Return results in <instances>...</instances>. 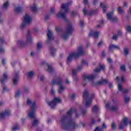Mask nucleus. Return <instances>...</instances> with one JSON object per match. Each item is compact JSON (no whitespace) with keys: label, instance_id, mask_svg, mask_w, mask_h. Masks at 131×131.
<instances>
[{"label":"nucleus","instance_id":"b1692460","mask_svg":"<svg viewBox=\"0 0 131 131\" xmlns=\"http://www.w3.org/2000/svg\"><path fill=\"white\" fill-rule=\"evenodd\" d=\"M83 97L84 99H86L89 97V91L84 90L83 94Z\"/></svg>","mask_w":131,"mask_h":131},{"label":"nucleus","instance_id":"2eb2a0df","mask_svg":"<svg viewBox=\"0 0 131 131\" xmlns=\"http://www.w3.org/2000/svg\"><path fill=\"white\" fill-rule=\"evenodd\" d=\"M13 84H17L19 81V74H15L13 79Z\"/></svg>","mask_w":131,"mask_h":131},{"label":"nucleus","instance_id":"6ab92c4d","mask_svg":"<svg viewBox=\"0 0 131 131\" xmlns=\"http://www.w3.org/2000/svg\"><path fill=\"white\" fill-rule=\"evenodd\" d=\"M105 69V66L104 64H102L100 66V68H97L94 71L95 72L98 73L100 72L101 70H104Z\"/></svg>","mask_w":131,"mask_h":131},{"label":"nucleus","instance_id":"473e14b6","mask_svg":"<svg viewBox=\"0 0 131 131\" xmlns=\"http://www.w3.org/2000/svg\"><path fill=\"white\" fill-rule=\"evenodd\" d=\"M50 51H51V55L54 56V55H55V53H56V49L54 48H51L50 49Z\"/></svg>","mask_w":131,"mask_h":131},{"label":"nucleus","instance_id":"aec40b11","mask_svg":"<svg viewBox=\"0 0 131 131\" xmlns=\"http://www.w3.org/2000/svg\"><path fill=\"white\" fill-rule=\"evenodd\" d=\"M92 105V99H88L86 101V103L85 104V107L86 108H89V107L91 106Z\"/></svg>","mask_w":131,"mask_h":131},{"label":"nucleus","instance_id":"c9c22d12","mask_svg":"<svg viewBox=\"0 0 131 131\" xmlns=\"http://www.w3.org/2000/svg\"><path fill=\"white\" fill-rule=\"evenodd\" d=\"M124 55L126 56L128 55V49L126 48H125L124 49Z\"/></svg>","mask_w":131,"mask_h":131},{"label":"nucleus","instance_id":"79ce46f5","mask_svg":"<svg viewBox=\"0 0 131 131\" xmlns=\"http://www.w3.org/2000/svg\"><path fill=\"white\" fill-rule=\"evenodd\" d=\"M106 82V80H103L102 81H100L97 83L98 84H103V83H105Z\"/></svg>","mask_w":131,"mask_h":131},{"label":"nucleus","instance_id":"e433bc0d","mask_svg":"<svg viewBox=\"0 0 131 131\" xmlns=\"http://www.w3.org/2000/svg\"><path fill=\"white\" fill-rule=\"evenodd\" d=\"M126 30L128 32H129V33H131V26H127L126 27Z\"/></svg>","mask_w":131,"mask_h":131},{"label":"nucleus","instance_id":"39448f33","mask_svg":"<svg viewBox=\"0 0 131 131\" xmlns=\"http://www.w3.org/2000/svg\"><path fill=\"white\" fill-rule=\"evenodd\" d=\"M32 22V17L30 15L28 14V13H26L24 16L23 18V22L20 24V29H23V28H25L27 25H29L30 23Z\"/></svg>","mask_w":131,"mask_h":131},{"label":"nucleus","instance_id":"393cba45","mask_svg":"<svg viewBox=\"0 0 131 131\" xmlns=\"http://www.w3.org/2000/svg\"><path fill=\"white\" fill-rule=\"evenodd\" d=\"M99 108L98 105H94L93 109H92V112L93 113H96L99 110Z\"/></svg>","mask_w":131,"mask_h":131},{"label":"nucleus","instance_id":"7c9ffc66","mask_svg":"<svg viewBox=\"0 0 131 131\" xmlns=\"http://www.w3.org/2000/svg\"><path fill=\"white\" fill-rule=\"evenodd\" d=\"M120 79L122 80V81H124V76H121L120 77H116V80L117 81H119Z\"/></svg>","mask_w":131,"mask_h":131},{"label":"nucleus","instance_id":"3c124183","mask_svg":"<svg viewBox=\"0 0 131 131\" xmlns=\"http://www.w3.org/2000/svg\"><path fill=\"white\" fill-rule=\"evenodd\" d=\"M29 91V89H28V88H24V93H28Z\"/></svg>","mask_w":131,"mask_h":131},{"label":"nucleus","instance_id":"c03bdc74","mask_svg":"<svg viewBox=\"0 0 131 131\" xmlns=\"http://www.w3.org/2000/svg\"><path fill=\"white\" fill-rule=\"evenodd\" d=\"M38 78L40 79V80H43L46 77L43 76H39Z\"/></svg>","mask_w":131,"mask_h":131},{"label":"nucleus","instance_id":"4468645a","mask_svg":"<svg viewBox=\"0 0 131 131\" xmlns=\"http://www.w3.org/2000/svg\"><path fill=\"white\" fill-rule=\"evenodd\" d=\"M9 78V77L8 76L7 73H4L3 75V77L1 78V83H5L7 80H8V79Z\"/></svg>","mask_w":131,"mask_h":131},{"label":"nucleus","instance_id":"49530a36","mask_svg":"<svg viewBox=\"0 0 131 131\" xmlns=\"http://www.w3.org/2000/svg\"><path fill=\"white\" fill-rule=\"evenodd\" d=\"M120 68H121V70H122V71H125V66H124V65L121 66Z\"/></svg>","mask_w":131,"mask_h":131},{"label":"nucleus","instance_id":"bf43d9fd","mask_svg":"<svg viewBox=\"0 0 131 131\" xmlns=\"http://www.w3.org/2000/svg\"><path fill=\"white\" fill-rule=\"evenodd\" d=\"M6 60L5 59H2V64H3V65H5V64H6Z\"/></svg>","mask_w":131,"mask_h":131},{"label":"nucleus","instance_id":"5701e85b","mask_svg":"<svg viewBox=\"0 0 131 131\" xmlns=\"http://www.w3.org/2000/svg\"><path fill=\"white\" fill-rule=\"evenodd\" d=\"M34 76V72H30L28 73V78L30 79V78H32Z\"/></svg>","mask_w":131,"mask_h":131},{"label":"nucleus","instance_id":"1a4fd4ad","mask_svg":"<svg viewBox=\"0 0 131 131\" xmlns=\"http://www.w3.org/2000/svg\"><path fill=\"white\" fill-rule=\"evenodd\" d=\"M94 78H96V76L93 75H84L83 76L82 81L83 86H85L88 81H92V80H94Z\"/></svg>","mask_w":131,"mask_h":131},{"label":"nucleus","instance_id":"423d86ee","mask_svg":"<svg viewBox=\"0 0 131 131\" xmlns=\"http://www.w3.org/2000/svg\"><path fill=\"white\" fill-rule=\"evenodd\" d=\"M52 84H57L59 86L58 89L59 94H62L63 91L65 90V87L63 86L62 79L60 78H57L56 80H54L52 82Z\"/></svg>","mask_w":131,"mask_h":131},{"label":"nucleus","instance_id":"37998d69","mask_svg":"<svg viewBox=\"0 0 131 131\" xmlns=\"http://www.w3.org/2000/svg\"><path fill=\"white\" fill-rule=\"evenodd\" d=\"M55 9H53V8L51 9L50 10L51 14H52V15H54V14H55Z\"/></svg>","mask_w":131,"mask_h":131},{"label":"nucleus","instance_id":"dca6fc26","mask_svg":"<svg viewBox=\"0 0 131 131\" xmlns=\"http://www.w3.org/2000/svg\"><path fill=\"white\" fill-rule=\"evenodd\" d=\"M47 36L49 40H52V39H54V37L53 36V32L51 30H48V32L47 33Z\"/></svg>","mask_w":131,"mask_h":131},{"label":"nucleus","instance_id":"4d7b16f0","mask_svg":"<svg viewBox=\"0 0 131 131\" xmlns=\"http://www.w3.org/2000/svg\"><path fill=\"white\" fill-rule=\"evenodd\" d=\"M77 13H76V12H72V17H74L75 16V15H76Z\"/></svg>","mask_w":131,"mask_h":131},{"label":"nucleus","instance_id":"ea45409f","mask_svg":"<svg viewBox=\"0 0 131 131\" xmlns=\"http://www.w3.org/2000/svg\"><path fill=\"white\" fill-rule=\"evenodd\" d=\"M112 127L113 129H115L116 128V125H115V123L113 122L112 124Z\"/></svg>","mask_w":131,"mask_h":131},{"label":"nucleus","instance_id":"9d476101","mask_svg":"<svg viewBox=\"0 0 131 131\" xmlns=\"http://www.w3.org/2000/svg\"><path fill=\"white\" fill-rule=\"evenodd\" d=\"M62 102V100L61 98L59 97H55L54 99L52 101H47V103L49 105L50 107L54 108L55 107H56V105L57 104H60Z\"/></svg>","mask_w":131,"mask_h":131},{"label":"nucleus","instance_id":"4c0bfd02","mask_svg":"<svg viewBox=\"0 0 131 131\" xmlns=\"http://www.w3.org/2000/svg\"><path fill=\"white\" fill-rule=\"evenodd\" d=\"M111 109L113 111H116V110H117V109H118V107H117V106H113V107H111Z\"/></svg>","mask_w":131,"mask_h":131},{"label":"nucleus","instance_id":"f257e3e1","mask_svg":"<svg viewBox=\"0 0 131 131\" xmlns=\"http://www.w3.org/2000/svg\"><path fill=\"white\" fill-rule=\"evenodd\" d=\"M75 112V110L72 109L69 111L67 114V117L62 118L60 120V125L64 130L70 129V128H73L75 127V124L72 121H70V119L73 113Z\"/></svg>","mask_w":131,"mask_h":131},{"label":"nucleus","instance_id":"f03ea898","mask_svg":"<svg viewBox=\"0 0 131 131\" xmlns=\"http://www.w3.org/2000/svg\"><path fill=\"white\" fill-rule=\"evenodd\" d=\"M28 105H31V110L28 113V116L30 118H34V120L33 122V125H36L38 123V120L35 118L34 114H35V110H36V103L35 102H32L31 99H28L27 100Z\"/></svg>","mask_w":131,"mask_h":131},{"label":"nucleus","instance_id":"ddd939ff","mask_svg":"<svg viewBox=\"0 0 131 131\" xmlns=\"http://www.w3.org/2000/svg\"><path fill=\"white\" fill-rule=\"evenodd\" d=\"M9 114H11V111L9 110H6L0 114V119L5 118L6 116H9Z\"/></svg>","mask_w":131,"mask_h":131},{"label":"nucleus","instance_id":"f8f14e48","mask_svg":"<svg viewBox=\"0 0 131 131\" xmlns=\"http://www.w3.org/2000/svg\"><path fill=\"white\" fill-rule=\"evenodd\" d=\"M128 123V118L127 117H124L123 119V121L121 122L119 124V127L121 129H122V128L124 126H126L127 125V124Z\"/></svg>","mask_w":131,"mask_h":131},{"label":"nucleus","instance_id":"603ef678","mask_svg":"<svg viewBox=\"0 0 131 131\" xmlns=\"http://www.w3.org/2000/svg\"><path fill=\"white\" fill-rule=\"evenodd\" d=\"M118 38V36L116 35H114L113 37V39H114L115 40H116L117 38Z\"/></svg>","mask_w":131,"mask_h":131},{"label":"nucleus","instance_id":"a19ab883","mask_svg":"<svg viewBox=\"0 0 131 131\" xmlns=\"http://www.w3.org/2000/svg\"><path fill=\"white\" fill-rule=\"evenodd\" d=\"M119 91H122V86H121V84L119 83L118 85Z\"/></svg>","mask_w":131,"mask_h":131},{"label":"nucleus","instance_id":"c85d7f7f","mask_svg":"<svg viewBox=\"0 0 131 131\" xmlns=\"http://www.w3.org/2000/svg\"><path fill=\"white\" fill-rule=\"evenodd\" d=\"M17 45L19 46L20 47H23L24 45H25V43L23 40H19L17 42Z\"/></svg>","mask_w":131,"mask_h":131},{"label":"nucleus","instance_id":"de8ad7c7","mask_svg":"<svg viewBox=\"0 0 131 131\" xmlns=\"http://www.w3.org/2000/svg\"><path fill=\"white\" fill-rule=\"evenodd\" d=\"M70 98H71L72 100H73V99L74 98H75V94H71L70 96Z\"/></svg>","mask_w":131,"mask_h":131},{"label":"nucleus","instance_id":"8fccbe9b","mask_svg":"<svg viewBox=\"0 0 131 131\" xmlns=\"http://www.w3.org/2000/svg\"><path fill=\"white\" fill-rule=\"evenodd\" d=\"M56 31H57V32H58V33H59V32H60V31H61V29L59 27H56Z\"/></svg>","mask_w":131,"mask_h":131},{"label":"nucleus","instance_id":"f704fd0d","mask_svg":"<svg viewBox=\"0 0 131 131\" xmlns=\"http://www.w3.org/2000/svg\"><path fill=\"white\" fill-rule=\"evenodd\" d=\"M118 12L119 14H123V9H122V8H121V7H118Z\"/></svg>","mask_w":131,"mask_h":131},{"label":"nucleus","instance_id":"cd10ccee","mask_svg":"<svg viewBox=\"0 0 131 131\" xmlns=\"http://www.w3.org/2000/svg\"><path fill=\"white\" fill-rule=\"evenodd\" d=\"M19 128H20V126H19V125L17 124V125H14L12 127V130L13 131H16V130H18V129H19Z\"/></svg>","mask_w":131,"mask_h":131},{"label":"nucleus","instance_id":"58836bf2","mask_svg":"<svg viewBox=\"0 0 131 131\" xmlns=\"http://www.w3.org/2000/svg\"><path fill=\"white\" fill-rule=\"evenodd\" d=\"M37 47L38 49H41V47H42V44L40 42H38L37 45Z\"/></svg>","mask_w":131,"mask_h":131},{"label":"nucleus","instance_id":"680f3d73","mask_svg":"<svg viewBox=\"0 0 131 131\" xmlns=\"http://www.w3.org/2000/svg\"><path fill=\"white\" fill-rule=\"evenodd\" d=\"M0 40H1V42L2 43H4L5 40H4V38H1Z\"/></svg>","mask_w":131,"mask_h":131},{"label":"nucleus","instance_id":"a211bd4d","mask_svg":"<svg viewBox=\"0 0 131 131\" xmlns=\"http://www.w3.org/2000/svg\"><path fill=\"white\" fill-rule=\"evenodd\" d=\"M99 32H91V33L89 34V36H92V35L94 36L95 38H98L99 37Z\"/></svg>","mask_w":131,"mask_h":131},{"label":"nucleus","instance_id":"5fc2aeb1","mask_svg":"<svg viewBox=\"0 0 131 131\" xmlns=\"http://www.w3.org/2000/svg\"><path fill=\"white\" fill-rule=\"evenodd\" d=\"M102 45H103V42L100 41L99 43H98V47H99V48H100V47H102Z\"/></svg>","mask_w":131,"mask_h":131},{"label":"nucleus","instance_id":"a878e982","mask_svg":"<svg viewBox=\"0 0 131 131\" xmlns=\"http://www.w3.org/2000/svg\"><path fill=\"white\" fill-rule=\"evenodd\" d=\"M14 11L16 13H21V12H22V8L20 7H16L15 8Z\"/></svg>","mask_w":131,"mask_h":131},{"label":"nucleus","instance_id":"6e6552de","mask_svg":"<svg viewBox=\"0 0 131 131\" xmlns=\"http://www.w3.org/2000/svg\"><path fill=\"white\" fill-rule=\"evenodd\" d=\"M83 65H88V62L85 60L82 61V64H80L78 66L77 69H73L72 70V75H76L79 71H81L82 70V68H83Z\"/></svg>","mask_w":131,"mask_h":131},{"label":"nucleus","instance_id":"69168bd1","mask_svg":"<svg viewBox=\"0 0 131 131\" xmlns=\"http://www.w3.org/2000/svg\"><path fill=\"white\" fill-rule=\"evenodd\" d=\"M124 7H125V8H127V3L125 2L124 3Z\"/></svg>","mask_w":131,"mask_h":131},{"label":"nucleus","instance_id":"2f4dec72","mask_svg":"<svg viewBox=\"0 0 131 131\" xmlns=\"http://www.w3.org/2000/svg\"><path fill=\"white\" fill-rule=\"evenodd\" d=\"M33 38L32 37L29 36L27 37V42H31V41H32L33 40Z\"/></svg>","mask_w":131,"mask_h":131},{"label":"nucleus","instance_id":"9b49d317","mask_svg":"<svg viewBox=\"0 0 131 131\" xmlns=\"http://www.w3.org/2000/svg\"><path fill=\"white\" fill-rule=\"evenodd\" d=\"M107 19L111 22H117L118 21V18L116 16H113V12H110L107 15Z\"/></svg>","mask_w":131,"mask_h":131},{"label":"nucleus","instance_id":"338daca9","mask_svg":"<svg viewBox=\"0 0 131 131\" xmlns=\"http://www.w3.org/2000/svg\"><path fill=\"white\" fill-rule=\"evenodd\" d=\"M49 15H46V16H45V20H48V19H49Z\"/></svg>","mask_w":131,"mask_h":131},{"label":"nucleus","instance_id":"13d9d810","mask_svg":"<svg viewBox=\"0 0 131 131\" xmlns=\"http://www.w3.org/2000/svg\"><path fill=\"white\" fill-rule=\"evenodd\" d=\"M123 94H126V93H128V90L127 89L123 90Z\"/></svg>","mask_w":131,"mask_h":131},{"label":"nucleus","instance_id":"6e6d98bb","mask_svg":"<svg viewBox=\"0 0 131 131\" xmlns=\"http://www.w3.org/2000/svg\"><path fill=\"white\" fill-rule=\"evenodd\" d=\"M5 52V49L4 48H0V53H4Z\"/></svg>","mask_w":131,"mask_h":131},{"label":"nucleus","instance_id":"0e129e2a","mask_svg":"<svg viewBox=\"0 0 131 131\" xmlns=\"http://www.w3.org/2000/svg\"><path fill=\"white\" fill-rule=\"evenodd\" d=\"M102 57H105V56H106V54L105 53V52L103 51L102 52Z\"/></svg>","mask_w":131,"mask_h":131},{"label":"nucleus","instance_id":"412c9836","mask_svg":"<svg viewBox=\"0 0 131 131\" xmlns=\"http://www.w3.org/2000/svg\"><path fill=\"white\" fill-rule=\"evenodd\" d=\"M113 49H117V50H119V46L115 45H112L110 46L109 51H111Z\"/></svg>","mask_w":131,"mask_h":131},{"label":"nucleus","instance_id":"c756f323","mask_svg":"<svg viewBox=\"0 0 131 131\" xmlns=\"http://www.w3.org/2000/svg\"><path fill=\"white\" fill-rule=\"evenodd\" d=\"M100 6L103 9V12L106 13V5H105L104 3H101Z\"/></svg>","mask_w":131,"mask_h":131},{"label":"nucleus","instance_id":"bb28decb","mask_svg":"<svg viewBox=\"0 0 131 131\" xmlns=\"http://www.w3.org/2000/svg\"><path fill=\"white\" fill-rule=\"evenodd\" d=\"M129 100H130L129 97L126 96L124 97V101L125 104H127L128 102H129Z\"/></svg>","mask_w":131,"mask_h":131},{"label":"nucleus","instance_id":"72a5a7b5","mask_svg":"<svg viewBox=\"0 0 131 131\" xmlns=\"http://www.w3.org/2000/svg\"><path fill=\"white\" fill-rule=\"evenodd\" d=\"M47 71H48V72H50V73L53 71V68H52V66L50 65L48 66Z\"/></svg>","mask_w":131,"mask_h":131},{"label":"nucleus","instance_id":"e2e57ef3","mask_svg":"<svg viewBox=\"0 0 131 131\" xmlns=\"http://www.w3.org/2000/svg\"><path fill=\"white\" fill-rule=\"evenodd\" d=\"M109 106H110V103L108 102V103L106 104L105 107H106V108H109Z\"/></svg>","mask_w":131,"mask_h":131},{"label":"nucleus","instance_id":"864d4df0","mask_svg":"<svg viewBox=\"0 0 131 131\" xmlns=\"http://www.w3.org/2000/svg\"><path fill=\"white\" fill-rule=\"evenodd\" d=\"M84 4L85 6H88L89 3L88 2V0H84Z\"/></svg>","mask_w":131,"mask_h":131},{"label":"nucleus","instance_id":"20e7f679","mask_svg":"<svg viewBox=\"0 0 131 131\" xmlns=\"http://www.w3.org/2000/svg\"><path fill=\"white\" fill-rule=\"evenodd\" d=\"M83 54H84V51L83 50V49L82 47H79L77 53L72 52L68 57V63H70V62L72 61L73 58H77V57H79V56H82Z\"/></svg>","mask_w":131,"mask_h":131},{"label":"nucleus","instance_id":"774afa93","mask_svg":"<svg viewBox=\"0 0 131 131\" xmlns=\"http://www.w3.org/2000/svg\"><path fill=\"white\" fill-rule=\"evenodd\" d=\"M107 61L108 62V63H112V60H111V58H108Z\"/></svg>","mask_w":131,"mask_h":131},{"label":"nucleus","instance_id":"a18cd8bd","mask_svg":"<svg viewBox=\"0 0 131 131\" xmlns=\"http://www.w3.org/2000/svg\"><path fill=\"white\" fill-rule=\"evenodd\" d=\"M20 94H21V92L19 90L17 91L15 95L16 97H19Z\"/></svg>","mask_w":131,"mask_h":131},{"label":"nucleus","instance_id":"7ed1b4c3","mask_svg":"<svg viewBox=\"0 0 131 131\" xmlns=\"http://www.w3.org/2000/svg\"><path fill=\"white\" fill-rule=\"evenodd\" d=\"M72 5V2L67 3V4H62L61 7V10L57 14L58 18H65L66 15L68 13V7Z\"/></svg>","mask_w":131,"mask_h":131},{"label":"nucleus","instance_id":"4be33fe9","mask_svg":"<svg viewBox=\"0 0 131 131\" xmlns=\"http://www.w3.org/2000/svg\"><path fill=\"white\" fill-rule=\"evenodd\" d=\"M10 6V4L9 3V2H6L4 4L3 9L4 10H7L9 8Z\"/></svg>","mask_w":131,"mask_h":131},{"label":"nucleus","instance_id":"09e8293b","mask_svg":"<svg viewBox=\"0 0 131 131\" xmlns=\"http://www.w3.org/2000/svg\"><path fill=\"white\" fill-rule=\"evenodd\" d=\"M83 12L84 15H88V10H86L85 8H84L83 10Z\"/></svg>","mask_w":131,"mask_h":131},{"label":"nucleus","instance_id":"f3484780","mask_svg":"<svg viewBox=\"0 0 131 131\" xmlns=\"http://www.w3.org/2000/svg\"><path fill=\"white\" fill-rule=\"evenodd\" d=\"M30 8L32 12H36V11H37V5L33 4L30 6Z\"/></svg>","mask_w":131,"mask_h":131},{"label":"nucleus","instance_id":"0eeeda50","mask_svg":"<svg viewBox=\"0 0 131 131\" xmlns=\"http://www.w3.org/2000/svg\"><path fill=\"white\" fill-rule=\"evenodd\" d=\"M74 29L72 25L71 24H69L67 31L61 35V37L63 38V39L65 40L67 38H68L69 34H71V33L73 32Z\"/></svg>","mask_w":131,"mask_h":131},{"label":"nucleus","instance_id":"052dcab7","mask_svg":"<svg viewBox=\"0 0 131 131\" xmlns=\"http://www.w3.org/2000/svg\"><path fill=\"white\" fill-rule=\"evenodd\" d=\"M80 25L81 26H82L83 25H84L83 20H81V21H80Z\"/></svg>","mask_w":131,"mask_h":131}]
</instances>
